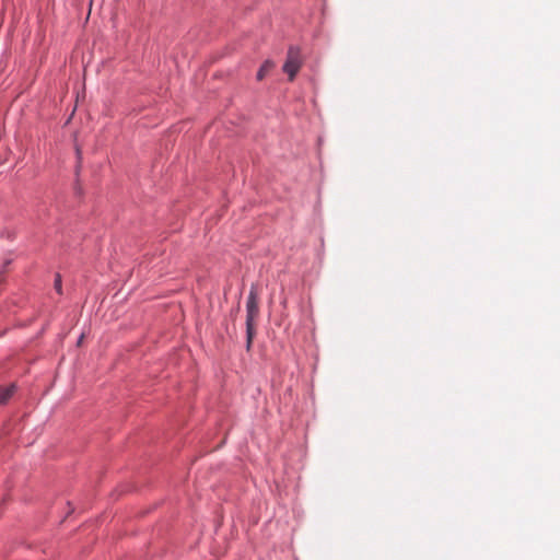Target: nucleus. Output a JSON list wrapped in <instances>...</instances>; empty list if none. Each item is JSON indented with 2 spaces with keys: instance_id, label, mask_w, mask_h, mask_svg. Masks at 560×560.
<instances>
[{
  "instance_id": "1",
  "label": "nucleus",
  "mask_w": 560,
  "mask_h": 560,
  "mask_svg": "<svg viewBox=\"0 0 560 560\" xmlns=\"http://www.w3.org/2000/svg\"><path fill=\"white\" fill-rule=\"evenodd\" d=\"M246 335H247V350L250 349L253 338L255 335V319L259 315L258 294L255 287L250 288L247 302H246Z\"/></svg>"
},
{
  "instance_id": "2",
  "label": "nucleus",
  "mask_w": 560,
  "mask_h": 560,
  "mask_svg": "<svg viewBox=\"0 0 560 560\" xmlns=\"http://www.w3.org/2000/svg\"><path fill=\"white\" fill-rule=\"evenodd\" d=\"M302 66L301 51L298 47L291 46L288 49L287 60L283 65V71L289 75L292 81Z\"/></svg>"
},
{
  "instance_id": "3",
  "label": "nucleus",
  "mask_w": 560,
  "mask_h": 560,
  "mask_svg": "<svg viewBox=\"0 0 560 560\" xmlns=\"http://www.w3.org/2000/svg\"><path fill=\"white\" fill-rule=\"evenodd\" d=\"M15 385L0 386V405L5 404L14 394Z\"/></svg>"
},
{
  "instance_id": "4",
  "label": "nucleus",
  "mask_w": 560,
  "mask_h": 560,
  "mask_svg": "<svg viewBox=\"0 0 560 560\" xmlns=\"http://www.w3.org/2000/svg\"><path fill=\"white\" fill-rule=\"evenodd\" d=\"M273 67L275 63L271 60H266L257 72V80H262Z\"/></svg>"
},
{
  "instance_id": "5",
  "label": "nucleus",
  "mask_w": 560,
  "mask_h": 560,
  "mask_svg": "<svg viewBox=\"0 0 560 560\" xmlns=\"http://www.w3.org/2000/svg\"><path fill=\"white\" fill-rule=\"evenodd\" d=\"M55 289L61 293V278L59 275H57L56 279H55Z\"/></svg>"
}]
</instances>
